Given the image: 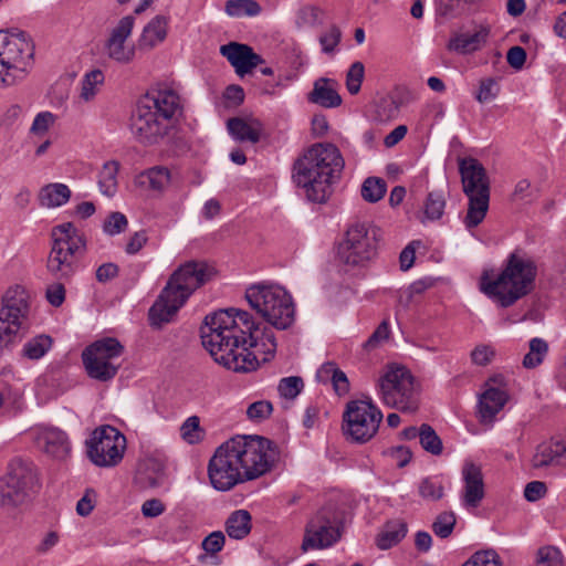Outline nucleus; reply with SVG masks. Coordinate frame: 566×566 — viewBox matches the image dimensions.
<instances>
[{"instance_id":"30","label":"nucleus","mask_w":566,"mask_h":566,"mask_svg":"<svg viewBox=\"0 0 566 566\" xmlns=\"http://www.w3.org/2000/svg\"><path fill=\"white\" fill-rule=\"evenodd\" d=\"M71 195L72 192L65 184H49L40 189L39 202L42 207L57 208L65 205L70 200Z\"/></svg>"},{"instance_id":"46","label":"nucleus","mask_w":566,"mask_h":566,"mask_svg":"<svg viewBox=\"0 0 566 566\" xmlns=\"http://www.w3.org/2000/svg\"><path fill=\"white\" fill-rule=\"evenodd\" d=\"M399 114V103L392 97L379 101L376 108V119L380 123L391 120Z\"/></svg>"},{"instance_id":"52","label":"nucleus","mask_w":566,"mask_h":566,"mask_svg":"<svg viewBox=\"0 0 566 566\" xmlns=\"http://www.w3.org/2000/svg\"><path fill=\"white\" fill-rule=\"evenodd\" d=\"M342 38L340 30L332 25L329 27L321 36L319 43L322 45V50L325 53L334 52L335 48L338 45Z\"/></svg>"},{"instance_id":"33","label":"nucleus","mask_w":566,"mask_h":566,"mask_svg":"<svg viewBox=\"0 0 566 566\" xmlns=\"http://www.w3.org/2000/svg\"><path fill=\"white\" fill-rule=\"evenodd\" d=\"M321 380L331 378L333 387L338 395H345L349 390V381L344 371L338 369L334 363L324 364L317 371Z\"/></svg>"},{"instance_id":"5","label":"nucleus","mask_w":566,"mask_h":566,"mask_svg":"<svg viewBox=\"0 0 566 566\" xmlns=\"http://www.w3.org/2000/svg\"><path fill=\"white\" fill-rule=\"evenodd\" d=\"M216 275L213 266L205 261H188L170 275L166 286L149 310L151 326L169 323L190 295Z\"/></svg>"},{"instance_id":"43","label":"nucleus","mask_w":566,"mask_h":566,"mask_svg":"<svg viewBox=\"0 0 566 566\" xmlns=\"http://www.w3.org/2000/svg\"><path fill=\"white\" fill-rule=\"evenodd\" d=\"M365 75V66L361 62H354L346 73V88L352 95H356L361 87Z\"/></svg>"},{"instance_id":"56","label":"nucleus","mask_w":566,"mask_h":566,"mask_svg":"<svg viewBox=\"0 0 566 566\" xmlns=\"http://www.w3.org/2000/svg\"><path fill=\"white\" fill-rule=\"evenodd\" d=\"M499 94L497 83L493 78L483 80L476 95L480 103H485L494 99Z\"/></svg>"},{"instance_id":"23","label":"nucleus","mask_w":566,"mask_h":566,"mask_svg":"<svg viewBox=\"0 0 566 566\" xmlns=\"http://www.w3.org/2000/svg\"><path fill=\"white\" fill-rule=\"evenodd\" d=\"M230 135L240 142H259L263 137V125L255 117H233L227 123Z\"/></svg>"},{"instance_id":"34","label":"nucleus","mask_w":566,"mask_h":566,"mask_svg":"<svg viewBox=\"0 0 566 566\" xmlns=\"http://www.w3.org/2000/svg\"><path fill=\"white\" fill-rule=\"evenodd\" d=\"M408 132V127L406 125H399L390 133L386 134L381 127V123L377 120V123L373 124L369 129H367L364 134L365 142H401Z\"/></svg>"},{"instance_id":"11","label":"nucleus","mask_w":566,"mask_h":566,"mask_svg":"<svg viewBox=\"0 0 566 566\" xmlns=\"http://www.w3.org/2000/svg\"><path fill=\"white\" fill-rule=\"evenodd\" d=\"M378 391L381 401L390 408L409 413L419 408V389L415 377L403 366H389L379 378Z\"/></svg>"},{"instance_id":"62","label":"nucleus","mask_w":566,"mask_h":566,"mask_svg":"<svg viewBox=\"0 0 566 566\" xmlns=\"http://www.w3.org/2000/svg\"><path fill=\"white\" fill-rule=\"evenodd\" d=\"M118 266L108 262L99 265L96 270V280L99 283H106L118 275Z\"/></svg>"},{"instance_id":"61","label":"nucleus","mask_w":566,"mask_h":566,"mask_svg":"<svg viewBox=\"0 0 566 566\" xmlns=\"http://www.w3.org/2000/svg\"><path fill=\"white\" fill-rule=\"evenodd\" d=\"M507 63L514 69H522L526 61V52L522 46H512L506 54Z\"/></svg>"},{"instance_id":"28","label":"nucleus","mask_w":566,"mask_h":566,"mask_svg":"<svg viewBox=\"0 0 566 566\" xmlns=\"http://www.w3.org/2000/svg\"><path fill=\"white\" fill-rule=\"evenodd\" d=\"M164 476V465L156 460H147L144 462L135 478L134 483L139 489H155L161 485Z\"/></svg>"},{"instance_id":"40","label":"nucleus","mask_w":566,"mask_h":566,"mask_svg":"<svg viewBox=\"0 0 566 566\" xmlns=\"http://www.w3.org/2000/svg\"><path fill=\"white\" fill-rule=\"evenodd\" d=\"M419 495L427 501H438L444 494L442 481L437 476L422 479L418 486Z\"/></svg>"},{"instance_id":"38","label":"nucleus","mask_w":566,"mask_h":566,"mask_svg":"<svg viewBox=\"0 0 566 566\" xmlns=\"http://www.w3.org/2000/svg\"><path fill=\"white\" fill-rule=\"evenodd\" d=\"M387 191V184L378 177H368L361 185L360 195L367 202L375 203L381 200Z\"/></svg>"},{"instance_id":"27","label":"nucleus","mask_w":566,"mask_h":566,"mask_svg":"<svg viewBox=\"0 0 566 566\" xmlns=\"http://www.w3.org/2000/svg\"><path fill=\"white\" fill-rule=\"evenodd\" d=\"M566 454V442L562 440H551L537 446L532 458V465L535 469L557 465L560 459Z\"/></svg>"},{"instance_id":"47","label":"nucleus","mask_w":566,"mask_h":566,"mask_svg":"<svg viewBox=\"0 0 566 566\" xmlns=\"http://www.w3.org/2000/svg\"><path fill=\"white\" fill-rule=\"evenodd\" d=\"M303 387L304 382L301 377L291 376L280 380L277 390L282 397L294 399L302 391Z\"/></svg>"},{"instance_id":"41","label":"nucleus","mask_w":566,"mask_h":566,"mask_svg":"<svg viewBox=\"0 0 566 566\" xmlns=\"http://www.w3.org/2000/svg\"><path fill=\"white\" fill-rule=\"evenodd\" d=\"M419 442L431 454L439 455L443 450L442 441L433 428L427 423L420 426Z\"/></svg>"},{"instance_id":"45","label":"nucleus","mask_w":566,"mask_h":566,"mask_svg":"<svg viewBox=\"0 0 566 566\" xmlns=\"http://www.w3.org/2000/svg\"><path fill=\"white\" fill-rule=\"evenodd\" d=\"M462 566H503L499 554L493 549L474 553Z\"/></svg>"},{"instance_id":"59","label":"nucleus","mask_w":566,"mask_h":566,"mask_svg":"<svg viewBox=\"0 0 566 566\" xmlns=\"http://www.w3.org/2000/svg\"><path fill=\"white\" fill-rule=\"evenodd\" d=\"M165 512V505L159 499L146 500L142 505V513L145 517H157Z\"/></svg>"},{"instance_id":"25","label":"nucleus","mask_w":566,"mask_h":566,"mask_svg":"<svg viewBox=\"0 0 566 566\" xmlns=\"http://www.w3.org/2000/svg\"><path fill=\"white\" fill-rule=\"evenodd\" d=\"M507 396L505 391L497 388H489L479 399V417L484 424L493 422L495 416L503 409Z\"/></svg>"},{"instance_id":"39","label":"nucleus","mask_w":566,"mask_h":566,"mask_svg":"<svg viewBox=\"0 0 566 566\" xmlns=\"http://www.w3.org/2000/svg\"><path fill=\"white\" fill-rule=\"evenodd\" d=\"M224 10L230 17H254L261 12V7L255 0H229Z\"/></svg>"},{"instance_id":"58","label":"nucleus","mask_w":566,"mask_h":566,"mask_svg":"<svg viewBox=\"0 0 566 566\" xmlns=\"http://www.w3.org/2000/svg\"><path fill=\"white\" fill-rule=\"evenodd\" d=\"M493 356L494 350L486 345L476 346L471 353L472 361L480 366L489 364Z\"/></svg>"},{"instance_id":"44","label":"nucleus","mask_w":566,"mask_h":566,"mask_svg":"<svg viewBox=\"0 0 566 566\" xmlns=\"http://www.w3.org/2000/svg\"><path fill=\"white\" fill-rule=\"evenodd\" d=\"M446 200L443 195L438 191H432L428 195L424 203L426 217L430 220H437L443 214Z\"/></svg>"},{"instance_id":"63","label":"nucleus","mask_w":566,"mask_h":566,"mask_svg":"<svg viewBox=\"0 0 566 566\" xmlns=\"http://www.w3.org/2000/svg\"><path fill=\"white\" fill-rule=\"evenodd\" d=\"M60 541V535L55 531L48 532L39 545L35 547V552L40 555L49 553Z\"/></svg>"},{"instance_id":"18","label":"nucleus","mask_w":566,"mask_h":566,"mask_svg":"<svg viewBox=\"0 0 566 566\" xmlns=\"http://www.w3.org/2000/svg\"><path fill=\"white\" fill-rule=\"evenodd\" d=\"M461 476L463 482L460 495L462 505L467 509H476L485 495L481 467L472 461H465L462 467Z\"/></svg>"},{"instance_id":"8","label":"nucleus","mask_w":566,"mask_h":566,"mask_svg":"<svg viewBox=\"0 0 566 566\" xmlns=\"http://www.w3.org/2000/svg\"><path fill=\"white\" fill-rule=\"evenodd\" d=\"M462 190L468 197V212L463 220L467 229L478 227L485 218L490 202V178L483 165L475 158L459 160Z\"/></svg>"},{"instance_id":"9","label":"nucleus","mask_w":566,"mask_h":566,"mask_svg":"<svg viewBox=\"0 0 566 566\" xmlns=\"http://www.w3.org/2000/svg\"><path fill=\"white\" fill-rule=\"evenodd\" d=\"M34 45L23 31L0 30V86L23 80L33 64Z\"/></svg>"},{"instance_id":"20","label":"nucleus","mask_w":566,"mask_h":566,"mask_svg":"<svg viewBox=\"0 0 566 566\" xmlns=\"http://www.w3.org/2000/svg\"><path fill=\"white\" fill-rule=\"evenodd\" d=\"M36 443L45 453L56 459H64L71 449L65 432L57 428L42 429L36 436Z\"/></svg>"},{"instance_id":"42","label":"nucleus","mask_w":566,"mask_h":566,"mask_svg":"<svg viewBox=\"0 0 566 566\" xmlns=\"http://www.w3.org/2000/svg\"><path fill=\"white\" fill-rule=\"evenodd\" d=\"M455 514L451 511L440 513L432 523L433 533L440 538H448L455 526Z\"/></svg>"},{"instance_id":"21","label":"nucleus","mask_w":566,"mask_h":566,"mask_svg":"<svg viewBox=\"0 0 566 566\" xmlns=\"http://www.w3.org/2000/svg\"><path fill=\"white\" fill-rule=\"evenodd\" d=\"M307 99L324 108L338 107L343 102L338 94V83L328 77H319L314 82L313 90L308 93Z\"/></svg>"},{"instance_id":"32","label":"nucleus","mask_w":566,"mask_h":566,"mask_svg":"<svg viewBox=\"0 0 566 566\" xmlns=\"http://www.w3.org/2000/svg\"><path fill=\"white\" fill-rule=\"evenodd\" d=\"M105 76L102 70L95 69L86 72L81 80L80 99L82 102H91L104 85Z\"/></svg>"},{"instance_id":"24","label":"nucleus","mask_w":566,"mask_h":566,"mask_svg":"<svg viewBox=\"0 0 566 566\" xmlns=\"http://www.w3.org/2000/svg\"><path fill=\"white\" fill-rule=\"evenodd\" d=\"M490 32L491 30L489 25L481 24L472 34L461 33L453 36L450 40L448 48L449 50L461 54L478 51L486 43Z\"/></svg>"},{"instance_id":"4","label":"nucleus","mask_w":566,"mask_h":566,"mask_svg":"<svg viewBox=\"0 0 566 566\" xmlns=\"http://www.w3.org/2000/svg\"><path fill=\"white\" fill-rule=\"evenodd\" d=\"M182 111L181 98L176 91L165 85L151 86L136 103L132 132L142 139L170 137Z\"/></svg>"},{"instance_id":"12","label":"nucleus","mask_w":566,"mask_h":566,"mask_svg":"<svg viewBox=\"0 0 566 566\" xmlns=\"http://www.w3.org/2000/svg\"><path fill=\"white\" fill-rule=\"evenodd\" d=\"M380 235V229L375 226L359 222L350 226L338 244L340 263L348 268L365 266L376 256Z\"/></svg>"},{"instance_id":"49","label":"nucleus","mask_w":566,"mask_h":566,"mask_svg":"<svg viewBox=\"0 0 566 566\" xmlns=\"http://www.w3.org/2000/svg\"><path fill=\"white\" fill-rule=\"evenodd\" d=\"M55 116L50 112L39 113L31 127L30 133L38 138H41L45 135L49 128L54 124Z\"/></svg>"},{"instance_id":"17","label":"nucleus","mask_w":566,"mask_h":566,"mask_svg":"<svg viewBox=\"0 0 566 566\" xmlns=\"http://www.w3.org/2000/svg\"><path fill=\"white\" fill-rule=\"evenodd\" d=\"M135 25V18L126 15L109 31L103 49L113 62L127 65L134 62L138 46L129 41Z\"/></svg>"},{"instance_id":"51","label":"nucleus","mask_w":566,"mask_h":566,"mask_svg":"<svg viewBox=\"0 0 566 566\" xmlns=\"http://www.w3.org/2000/svg\"><path fill=\"white\" fill-rule=\"evenodd\" d=\"M273 406L268 400H259L251 403L247 409V415L250 420L262 421L271 416Z\"/></svg>"},{"instance_id":"37","label":"nucleus","mask_w":566,"mask_h":566,"mask_svg":"<svg viewBox=\"0 0 566 566\" xmlns=\"http://www.w3.org/2000/svg\"><path fill=\"white\" fill-rule=\"evenodd\" d=\"M548 353V344L539 337L530 340V350L523 358V366L527 369L539 366Z\"/></svg>"},{"instance_id":"22","label":"nucleus","mask_w":566,"mask_h":566,"mask_svg":"<svg viewBox=\"0 0 566 566\" xmlns=\"http://www.w3.org/2000/svg\"><path fill=\"white\" fill-rule=\"evenodd\" d=\"M171 172L165 166H154L139 172L134 178V185L142 189L156 193H163L169 186Z\"/></svg>"},{"instance_id":"50","label":"nucleus","mask_w":566,"mask_h":566,"mask_svg":"<svg viewBox=\"0 0 566 566\" xmlns=\"http://www.w3.org/2000/svg\"><path fill=\"white\" fill-rule=\"evenodd\" d=\"M128 224L127 218L122 212H112L104 221L103 230L109 235L118 234L126 230Z\"/></svg>"},{"instance_id":"14","label":"nucleus","mask_w":566,"mask_h":566,"mask_svg":"<svg viewBox=\"0 0 566 566\" xmlns=\"http://www.w3.org/2000/svg\"><path fill=\"white\" fill-rule=\"evenodd\" d=\"M343 532L340 514L332 507H322L307 521L301 549L308 552L329 548L339 542Z\"/></svg>"},{"instance_id":"1","label":"nucleus","mask_w":566,"mask_h":566,"mask_svg":"<svg viewBox=\"0 0 566 566\" xmlns=\"http://www.w3.org/2000/svg\"><path fill=\"white\" fill-rule=\"evenodd\" d=\"M245 298L271 326L262 325L243 310L230 307L207 315L200 328L203 347L214 361L235 373H250L276 353L273 327L287 329L295 321L291 294L277 284H254Z\"/></svg>"},{"instance_id":"57","label":"nucleus","mask_w":566,"mask_h":566,"mask_svg":"<svg viewBox=\"0 0 566 566\" xmlns=\"http://www.w3.org/2000/svg\"><path fill=\"white\" fill-rule=\"evenodd\" d=\"M547 492V488L542 481H532L525 485L524 496L528 502H536Z\"/></svg>"},{"instance_id":"55","label":"nucleus","mask_w":566,"mask_h":566,"mask_svg":"<svg viewBox=\"0 0 566 566\" xmlns=\"http://www.w3.org/2000/svg\"><path fill=\"white\" fill-rule=\"evenodd\" d=\"M390 335L389 323L387 319H384L378 327L374 331V333L368 337L365 342L364 347L366 349L376 348L381 342L388 339Z\"/></svg>"},{"instance_id":"29","label":"nucleus","mask_w":566,"mask_h":566,"mask_svg":"<svg viewBox=\"0 0 566 566\" xmlns=\"http://www.w3.org/2000/svg\"><path fill=\"white\" fill-rule=\"evenodd\" d=\"M408 532L407 523L401 520L390 521L376 537V545L379 549H389L405 538Z\"/></svg>"},{"instance_id":"54","label":"nucleus","mask_w":566,"mask_h":566,"mask_svg":"<svg viewBox=\"0 0 566 566\" xmlns=\"http://www.w3.org/2000/svg\"><path fill=\"white\" fill-rule=\"evenodd\" d=\"M226 543V537L221 531H216L206 536L201 543L202 549L210 555L219 553Z\"/></svg>"},{"instance_id":"60","label":"nucleus","mask_w":566,"mask_h":566,"mask_svg":"<svg viewBox=\"0 0 566 566\" xmlns=\"http://www.w3.org/2000/svg\"><path fill=\"white\" fill-rule=\"evenodd\" d=\"M46 298L55 307L60 306L65 300V289L61 283H55L46 289Z\"/></svg>"},{"instance_id":"13","label":"nucleus","mask_w":566,"mask_h":566,"mask_svg":"<svg viewBox=\"0 0 566 566\" xmlns=\"http://www.w3.org/2000/svg\"><path fill=\"white\" fill-rule=\"evenodd\" d=\"M124 346L114 337L93 342L82 352V361L87 376L101 382L112 380L118 373L119 357Z\"/></svg>"},{"instance_id":"48","label":"nucleus","mask_w":566,"mask_h":566,"mask_svg":"<svg viewBox=\"0 0 566 566\" xmlns=\"http://www.w3.org/2000/svg\"><path fill=\"white\" fill-rule=\"evenodd\" d=\"M536 563L537 566H562V552L554 546L542 547L537 552Z\"/></svg>"},{"instance_id":"26","label":"nucleus","mask_w":566,"mask_h":566,"mask_svg":"<svg viewBox=\"0 0 566 566\" xmlns=\"http://www.w3.org/2000/svg\"><path fill=\"white\" fill-rule=\"evenodd\" d=\"M168 32V18L156 15L143 29L137 46L142 51L153 50L163 43Z\"/></svg>"},{"instance_id":"10","label":"nucleus","mask_w":566,"mask_h":566,"mask_svg":"<svg viewBox=\"0 0 566 566\" xmlns=\"http://www.w3.org/2000/svg\"><path fill=\"white\" fill-rule=\"evenodd\" d=\"M41 482L35 465L21 459L13 460L6 476L0 478V507L11 510L31 501L40 491Z\"/></svg>"},{"instance_id":"64","label":"nucleus","mask_w":566,"mask_h":566,"mask_svg":"<svg viewBox=\"0 0 566 566\" xmlns=\"http://www.w3.org/2000/svg\"><path fill=\"white\" fill-rule=\"evenodd\" d=\"M328 128H329L328 122L324 115H321V114L314 115V117L312 118V127H311L313 138L325 137L328 132Z\"/></svg>"},{"instance_id":"6","label":"nucleus","mask_w":566,"mask_h":566,"mask_svg":"<svg viewBox=\"0 0 566 566\" xmlns=\"http://www.w3.org/2000/svg\"><path fill=\"white\" fill-rule=\"evenodd\" d=\"M536 275L535 262L524 253L514 251L506 258L497 275L482 274L480 289L501 307H510L534 290Z\"/></svg>"},{"instance_id":"31","label":"nucleus","mask_w":566,"mask_h":566,"mask_svg":"<svg viewBox=\"0 0 566 566\" xmlns=\"http://www.w3.org/2000/svg\"><path fill=\"white\" fill-rule=\"evenodd\" d=\"M251 514L247 510L232 512L226 521L227 534L234 539L244 538L251 531Z\"/></svg>"},{"instance_id":"15","label":"nucleus","mask_w":566,"mask_h":566,"mask_svg":"<svg viewBox=\"0 0 566 566\" xmlns=\"http://www.w3.org/2000/svg\"><path fill=\"white\" fill-rule=\"evenodd\" d=\"M382 412L371 401L352 400L344 412V433L354 442L365 443L378 431Z\"/></svg>"},{"instance_id":"16","label":"nucleus","mask_w":566,"mask_h":566,"mask_svg":"<svg viewBox=\"0 0 566 566\" xmlns=\"http://www.w3.org/2000/svg\"><path fill=\"white\" fill-rule=\"evenodd\" d=\"M86 446L87 455L95 465L111 468L123 459L126 438L115 427L101 426L92 432Z\"/></svg>"},{"instance_id":"35","label":"nucleus","mask_w":566,"mask_h":566,"mask_svg":"<svg viewBox=\"0 0 566 566\" xmlns=\"http://www.w3.org/2000/svg\"><path fill=\"white\" fill-rule=\"evenodd\" d=\"M52 343L53 340L49 335H36L23 345L22 354L31 360H38L50 350Z\"/></svg>"},{"instance_id":"19","label":"nucleus","mask_w":566,"mask_h":566,"mask_svg":"<svg viewBox=\"0 0 566 566\" xmlns=\"http://www.w3.org/2000/svg\"><path fill=\"white\" fill-rule=\"evenodd\" d=\"M220 53L234 67L240 77L251 73L253 69L264 63L263 57L248 44L230 42L220 46Z\"/></svg>"},{"instance_id":"2","label":"nucleus","mask_w":566,"mask_h":566,"mask_svg":"<svg viewBox=\"0 0 566 566\" xmlns=\"http://www.w3.org/2000/svg\"><path fill=\"white\" fill-rule=\"evenodd\" d=\"M275 461L272 442L260 436H237L222 443L209 461L208 476L218 491L268 473Z\"/></svg>"},{"instance_id":"3","label":"nucleus","mask_w":566,"mask_h":566,"mask_svg":"<svg viewBox=\"0 0 566 566\" xmlns=\"http://www.w3.org/2000/svg\"><path fill=\"white\" fill-rule=\"evenodd\" d=\"M344 166L335 144H312L295 159L292 179L310 201L323 203L332 193V185L340 179Z\"/></svg>"},{"instance_id":"7","label":"nucleus","mask_w":566,"mask_h":566,"mask_svg":"<svg viewBox=\"0 0 566 566\" xmlns=\"http://www.w3.org/2000/svg\"><path fill=\"white\" fill-rule=\"evenodd\" d=\"M52 241L46 262L48 271L57 280H69L78 270L80 260L86 250V242L71 222L54 227Z\"/></svg>"},{"instance_id":"53","label":"nucleus","mask_w":566,"mask_h":566,"mask_svg":"<svg viewBox=\"0 0 566 566\" xmlns=\"http://www.w3.org/2000/svg\"><path fill=\"white\" fill-rule=\"evenodd\" d=\"M181 437L189 443H195L200 439L199 418L189 417L180 427Z\"/></svg>"},{"instance_id":"36","label":"nucleus","mask_w":566,"mask_h":566,"mask_svg":"<svg viewBox=\"0 0 566 566\" xmlns=\"http://www.w3.org/2000/svg\"><path fill=\"white\" fill-rule=\"evenodd\" d=\"M118 164L116 161H108L104 164L99 172L98 187L99 191L106 197H114L117 191V176Z\"/></svg>"}]
</instances>
